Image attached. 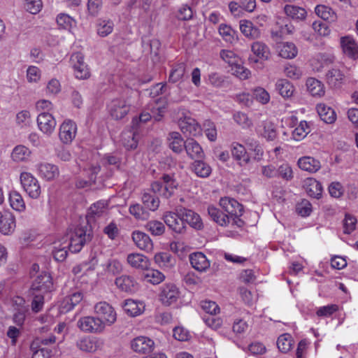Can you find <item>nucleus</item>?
Segmentation results:
<instances>
[{
  "label": "nucleus",
  "instance_id": "57",
  "mask_svg": "<svg viewBox=\"0 0 358 358\" xmlns=\"http://www.w3.org/2000/svg\"><path fill=\"white\" fill-rule=\"evenodd\" d=\"M252 97L261 104L265 105L270 101L269 93L262 87H257L252 90Z\"/></svg>",
  "mask_w": 358,
  "mask_h": 358
},
{
  "label": "nucleus",
  "instance_id": "4",
  "mask_svg": "<svg viewBox=\"0 0 358 358\" xmlns=\"http://www.w3.org/2000/svg\"><path fill=\"white\" fill-rule=\"evenodd\" d=\"M62 241L71 252H78L86 242V231L83 227H77L69 231Z\"/></svg>",
  "mask_w": 358,
  "mask_h": 358
},
{
  "label": "nucleus",
  "instance_id": "45",
  "mask_svg": "<svg viewBox=\"0 0 358 358\" xmlns=\"http://www.w3.org/2000/svg\"><path fill=\"white\" fill-rule=\"evenodd\" d=\"M344 78V74L336 67L332 68L326 74V79L329 85L336 87L342 83Z\"/></svg>",
  "mask_w": 358,
  "mask_h": 358
},
{
  "label": "nucleus",
  "instance_id": "17",
  "mask_svg": "<svg viewBox=\"0 0 358 358\" xmlns=\"http://www.w3.org/2000/svg\"><path fill=\"white\" fill-rule=\"evenodd\" d=\"M52 282L50 275L43 272L38 275L34 280L31 286L32 291L47 293L52 288Z\"/></svg>",
  "mask_w": 358,
  "mask_h": 358
},
{
  "label": "nucleus",
  "instance_id": "21",
  "mask_svg": "<svg viewBox=\"0 0 358 358\" xmlns=\"http://www.w3.org/2000/svg\"><path fill=\"white\" fill-rule=\"evenodd\" d=\"M334 57L329 53H318L310 60V66L314 71L320 72L324 68L332 64Z\"/></svg>",
  "mask_w": 358,
  "mask_h": 358
},
{
  "label": "nucleus",
  "instance_id": "44",
  "mask_svg": "<svg viewBox=\"0 0 358 358\" xmlns=\"http://www.w3.org/2000/svg\"><path fill=\"white\" fill-rule=\"evenodd\" d=\"M114 22L113 20L106 18H100L97 20L96 31L101 37H106L113 31Z\"/></svg>",
  "mask_w": 358,
  "mask_h": 358
},
{
  "label": "nucleus",
  "instance_id": "19",
  "mask_svg": "<svg viewBox=\"0 0 358 358\" xmlns=\"http://www.w3.org/2000/svg\"><path fill=\"white\" fill-rule=\"evenodd\" d=\"M131 237L138 248L147 252L152 251L153 243L148 234L141 231H134L132 233Z\"/></svg>",
  "mask_w": 358,
  "mask_h": 358
},
{
  "label": "nucleus",
  "instance_id": "23",
  "mask_svg": "<svg viewBox=\"0 0 358 358\" xmlns=\"http://www.w3.org/2000/svg\"><path fill=\"white\" fill-rule=\"evenodd\" d=\"M178 213L182 217L183 223L187 222L192 227L199 229L202 227L203 223L199 214L195 212L186 209L178 208Z\"/></svg>",
  "mask_w": 358,
  "mask_h": 358
},
{
  "label": "nucleus",
  "instance_id": "62",
  "mask_svg": "<svg viewBox=\"0 0 358 358\" xmlns=\"http://www.w3.org/2000/svg\"><path fill=\"white\" fill-rule=\"evenodd\" d=\"M221 59L229 66L238 64L240 62L239 57L232 50H222L220 52Z\"/></svg>",
  "mask_w": 358,
  "mask_h": 358
},
{
  "label": "nucleus",
  "instance_id": "15",
  "mask_svg": "<svg viewBox=\"0 0 358 358\" xmlns=\"http://www.w3.org/2000/svg\"><path fill=\"white\" fill-rule=\"evenodd\" d=\"M155 343L150 338L145 336H138L131 342V349L141 354L149 353L152 351Z\"/></svg>",
  "mask_w": 358,
  "mask_h": 358
},
{
  "label": "nucleus",
  "instance_id": "63",
  "mask_svg": "<svg viewBox=\"0 0 358 358\" xmlns=\"http://www.w3.org/2000/svg\"><path fill=\"white\" fill-rule=\"evenodd\" d=\"M45 293L32 291V301L31 303V310L34 313L40 312L44 306V294Z\"/></svg>",
  "mask_w": 358,
  "mask_h": 358
},
{
  "label": "nucleus",
  "instance_id": "9",
  "mask_svg": "<svg viewBox=\"0 0 358 358\" xmlns=\"http://www.w3.org/2000/svg\"><path fill=\"white\" fill-rule=\"evenodd\" d=\"M99 164H89L82 171L83 178L77 180L76 185L78 188H85L95 182L96 176L100 171Z\"/></svg>",
  "mask_w": 358,
  "mask_h": 358
},
{
  "label": "nucleus",
  "instance_id": "31",
  "mask_svg": "<svg viewBox=\"0 0 358 358\" xmlns=\"http://www.w3.org/2000/svg\"><path fill=\"white\" fill-rule=\"evenodd\" d=\"M297 164L301 170L309 173H315L321 167L319 160L309 156L300 157L298 159Z\"/></svg>",
  "mask_w": 358,
  "mask_h": 358
},
{
  "label": "nucleus",
  "instance_id": "33",
  "mask_svg": "<svg viewBox=\"0 0 358 358\" xmlns=\"http://www.w3.org/2000/svg\"><path fill=\"white\" fill-rule=\"evenodd\" d=\"M31 151L27 147L18 145L12 150L11 159L16 163L27 162L29 161Z\"/></svg>",
  "mask_w": 358,
  "mask_h": 358
},
{
  "label": "nucleus",
  "instance_id": "8",
  "mask_svg": "<svg viewBox=\"0 0 358 358\" xmlns=\"http://www.w3.org/2000/svg\"><path fill=\"white\" fill-rule=\"evenodd\" d=\"M70 62L76 78L84 80L90 76V69L84 62V57L82 53H73L71 56Z\"/></svg>",
  "mask_w": 358,
  "mask_h": 358
},
{
  "label": "nucleus",
  "instance_id": "11",
  "mask_svg": "<svg viewBox=\"0 0 358 358\" xmlns=\"http://www.w3.org/2000/svg\"><path fill=\"white\" fill-rule=\"evenodd\" d=\"M77 134V125L71 120H65L60 125L59 138L64 144H70Z\"/></svg>",
  "mask_w": 358,
  "mask_h": 358
},
{
  "label": "nucleus",
  "instance_id": "47",
  "mask_svg": "<svg viewBox=\"0 0 358 358\" xmlns=\"http://www.w3.org/2000/svg\"><path fill=\"white\" fill-rule=\"evenodd\" d=\"M276 90L283 98L291 97L294 92V85L286 79H280L275 84Z\"/></svg>",
  "mask_w": 358,
  "mask_h": 358
},
{
  "label": "nucleus",
  "instance_id": "16",
  "mask_svg": "<svg viewBox=\"0 0 358 358\" xmlns=\"http://www.w3.org/2000/svg\"><path fill=\"white\" fill-rule=\"evenodd\" d=\"M102 345V342L96 338L83 336L76 341L77 348L85 352H94Z\"/></svg>",
  "mask_w": 358,
  "mask_h": 358
},
{
  "label": "nucleus",
  "instance_id": "24",
  "mask_svg": "<svg viewBox=\"0 0 358 358\" xmlns=\"http://www.w3.org/2000/svg\"><path fill=\"white\" fill-rule=\"evenodd\" d=\"M0 219V232L3 235H11L15 229V217L10 212H6Z\"/></svg>",
  "mask_w": 358,
  "mask_h": 358
},
{
  "label": "nucleus",
  "instance_id": "38",
  "mask_svg": "<svg viewBox=\"0 0 358 358\" xmlns=\"http://www.w3.org/2000/svg\"><path fill=\"white\" fill-rule=\"evenodd\" d=\"M277 50L281 57L285 59L294 58L298 53L296 45L292 42L280 43L277 45Z\"/></svg>",
  "mask_w": 358,
  "mask_h": 358
},
{
  "label": "nucleus",
  "instance_id": "64",
  "mask_svg": "<svg viewBox=\"0 0 358 358\" xmlns=\"http://www.w3.org/2000/svg\"><path fill=\"white\" fill-rule=\"evenodd\" d=\"M30 112L27 110H22L16 115V123L21 128L29 127L31 124Z\"/></svg>",
  "mask_w": 358,
  "mask_h": 358
},
{
  "label": "nucleus",
  "instance_id": "42",
  "mask_svg": "<svg viewBox=\"0 0 358 358\" xmlns=\"http://www.w3.org/2000/svg\"><path fill=\"white\" fill-rule=\"evenodd\" d=\"M208 213L214 222L222 227H225L229 223V217L213 206L208 207Z\"/></svg>",
  "mask_w": 358,
  "mask_h": 358
},
{
  "label": "nucleus",
  "instance_id": "28",
  "mask_svg": "<svg viewBox=\"0 0 358 358\" xmlns=\"http://www.w3.org/2000/svg\"><path fill=\"white\" fill-rule=\"evenodd\" d=\"M145 303L141 301L127 299L122 306L124 311L131 317H136L142 314L145 310Z\"/></svg>",
  "mask_w": 358,
  "mask_h": 358
},
{
  "label": "nucleus",
  "instance_id": "18",
  "mask_svg": "<svg viewBox=\"0 0 358 358\" xmlns=\"http://www.w3.org/2000/svg\"><path fill=\"white\" fill-rule=\"evenodd\" d=\"M164 221L170 229L178 234H180L184 231L183 220L178 213V209L177 210V213L167 212L164 215Z\"/></svg>",
  "mask_w": 358,
  "mask_h": 358
},
{
  "label": "nucleus",
  "instance_id": "3",
  "mask_svg": "<svg viewBox=\"0 0 358 358\" xmlns=\"http://www.w3.org/2000/svg\"><path fill=\"white\" fill-rule=\"evenodd\" d=\"M94 311L104 328L106 326L113 325L117 320L116 311L110 304L106 301H100L96 303Z\"/></svg>",
  "mask_w": 358,
  "mask_h": 358
},
{
  "label": "nucleus",
  "instance_id": "6",
  "mask_svg": "<svg viewBox=\"0 0 358 358\" xmlns=\"http://www.w3.org/2000/svg\"><path fill=\"white\" fill-rule=\"evenodd\" d=\"M178 126L186 136H198L201 134V126L188 113H182V116L178 120Z\"/></svg>",
  "mask_w": 358,
  "mask_h": 358
},
{
  "label": "nucleus",
  "instance_id": "51",
  "mask_svg": "<svg viewBox=\"0 0 358 358\" xmlns=\"http://www.w3.org/2000/svg\"><path fill=\"white\" fill-rule=\"evenodd\" d=\"M251 50L253 54L260 59L266 60L269 57V48L262 42H254L251 45Z\"/></svg>",
  "mask_w": 358,
  "mask_h": 358
},
{
  "label": "nucleus",
  "instance_id": "55",
  "mask_svg": "<svg viewBox=\"0 0 358 358\" xmlns=\"http://www.w3.org/2000/svg\"><path fill=\"white\" fill-rule=\"evenodd\" d=\"M285 12L287 16L294 20H301L306 17V11L304 8L293 5L285 6Z\"/></svg>",
  "mask_w": 358,
  "mask_h": 358
},
{
  "label": "nucleus",
  "instance_id": "12",
  "mask_svg": "<svg viewBox=\"0 0 358 358\" xmlns=\"http://www.w3.org/2000/svg\"><path fill=\"white\" fill-rule=\"evenodd\" d=\"M222 208L227 213L231 219L238 217L242 215L243 207L236 200L230 197L222 198L220 201Z\"/></svg>",
  "mask_w": 358,
  "mask_h": 358
},
{
  "label": "nucleus",
  "instance_id": "34",
  "mask_svg": "<svg viewBox=\"0 0 358 358\" xmlns=\"http://www.w3.org/2000/svg\"><path fill=\"white\" fill-rule=\"evenodd\" d=\"M116 286L122 291L134 292L137 289V283L134 279L127 275H122L115 280Z\"/></svg>",
  "mask_w": 358,
  "mask_h": 358
},
{
  "label": "nucleus",
  "instance_id": "29",
  "mask_svg": "<svg viewBox=\"0 0 358 358\" xmlns=\"http://www.w3.org/2000/svg\"><path fill=\"white\" fill-rule=\"evenodd\" d=\"M341 45L345 55L352 59L358 57V46L352 37L349 36L342 37Z\"/></svg>",
  "mask_w": 358,
  "mask_h": 358
},
{
  "label": "nucleus",
  "instance_id": "35",
  "mask_svg": "<svg viewBox=\"0 0 358 358\" xmlns=\"http://www.w3.org/2000/svg\"><path fill=\"white\" fill-rule=\"evenodd\" d=\"M239 27L241 33L248 38L255 39L260 36L259 29L250 20H241L239 22Z\"/></svg>",
  "mask_w": 358,
  "mask_h": 358
},
{
  "label": "nucleus",
  "instance_id": "36",
  "mask_svg": "<svg viewBox=\"0 0 358 358\" xmlns=\"http://www.w3.org/2000/svg\"><path fill=\"white\" fill-rule=\"evenodd\" d=\"M185 149L191 159H201L204 157L201 146L193 138H189L185 142Z\"/></svg>",
  "mask_w": 358,
  "mask_h": 358
},
{
  "label": "nucleus",
  "instance_id": "37",
  "mask_svg": "<svg viewBox=\"0 0 358 358\" xmlns=\"http://www.w3.org/2000/svg\"><path fill=\"white\" fill-rule=\"evenodd\" d=\"M155 263L164 270L171 269L176 264V261L168 252H158L154 257Z\"/></svg>",
  "mask_w": 358,
  "mask_h": 358
},
{
  "label": "nucleus",
  "instance_id": "59",
  "mask_svg": "<svg viewBox=\"0 0 358 358\" xmlns=\"http://www.w3.org/2000/svg\"><path fill=\"white\" fill-rule=\"evenodd\" d=\"M142 201L145 206L150 210H156L159 206V199L148 192H145L142 196Z\"/></svg>",
  "mask_w": 358,
  "mask_h": 358
},
{
  "label": "nucleus",
  "instance_id": "2",
  "mask_svg": "<svg viewBox=\"0 0 358 358\" xmlns=\"http://www.w3.org/2000/svg\"><path fill=\"white\" fill-rule=\"evenodd\" d=\"M20 182L22 190L32 199H38L41 194V187L38 180L31 173L23 171L20 175Z\"/></svg>",
  "mask_w": 358,
  "mask_h": 358
},
{
  "label": "nucleus",
  "instance_id": "13",
  "mask_svg": "<svg viewBox=\"0 0 358 358\" xmlns=\"http://www.w3.org/2000/svg\"><path fill=\"white\" fill-rule=\"evenodd\" d=\"M38 129L47 136H50L55 131L56 120L50 113L41 112L37 117Z\"/></svg>",
  "mask_w": 358,
  "mask_h": 358
},
{
  "label": "nucleus",
  "instance_id": "27",
  "mask_svg": "<svg viewBox=\"0 0 358 358\" xmlns=\"http://www.w3.org/2000/svg\"><path fill=\"white\" fill-rule=\"evenodd\" d=\"M83 299V294L77 291L66 296L60 304V309L62 312L67 313L71 311L73 308L80 303Z\"/></svg>",
  "mask_w": 358,
  "mask_h": 358
},
{
  "label": "nucleus",
  "instance_id": "1",
  "mask_svg": "<svg viewBox=\"0 0 358 358\" xmlns=\"http://www.w3.org/2000/svg\"><path fill=\"white\" fill-rule=\"evenodd\" d=\"M178 182L173 175L163 174L160 180L152 183L151 190L164 198L171 197L178 187Z\"/></svg>",
  "mask_w": 358,
  "mask_h": 358
},
{
  "label": "nucleus",
  "instance_id": "39",
  "mask_svg": "<svg viewBox=\"0 0 358 358\" xmlns=\"http://www.w3.org/2000/svg\"><path fill=\"white\" fill-rule=\"evenodd\" d=\"M257 132L268 141H273L277 135L274 124L268 120L262 122L258 126Z\"/></svg>",
  "mask_w": 358,
  "mask_h": 358
},
{
  "label": "nucleus",
  "instance_id": "26",
  "mask_svg": "<svg viewBox=\"0 0 358 358\" xmlns=\"http://www.w3.org/2000/svg\"><path fill=\"white\" fill-rule=\"evenodd\" d=\"M303 187L311 197L319 199L322 194L321 183L313 178H307L303 181Z\"/></svg>",
  "mask_w": 358,
  "mask_h": 358
},
{
  "label": "nucleus",
  "instance_id": "30",
  "mask_svg": "<svg viewBox=\"0 0 358 358\" xmlns=\"http://www.w3.org/2000/svg\"><path fill=\"white\" fill-rule=\"evenodd\" d=\"M231 155L241 166H245L250 162V157L246 150L241 144L234 142L231 146Z\"/></svg>",
  "mask_w": 358,
  "mask_h": 358
},
{
  "label": "nucleus",
  "instance_id": "52",
  "mask_svg": "<svg viewBox=\"0 0 358 358\" xmlns=\"http://www.w3.org/2000/svg\"><path fill=\"white\" fill-rule=\"evenodd\" d=\"M192 169L195 174L201 178L208 177L212 171L211 167L201 160H196L192 164Z\"/></svg>",
  "mask_w": 358,
  "mask_h": 358
},
{
  "label": "nucleus",
  "instance_id": "14",
  "mask_svg": "<svg viewBox=\"0 0 358 358\" xmlns=\"http://www.w3.org/2000/svg\"><path fill=\"white\" fill-rule=\"evenodd\" d=\"M37 174L43 179L50 181L55 179L59 175V170L57 165L41 162L36 166Z\"/></svg>",
  "mask_w": 358,
  "mask_h": 358
},
{
  "label": "nucleus",
  "instance_id": "50",
  "mask_svg": "<svg viewBox=\"0 0 358 358\" xmlns=\"http://www.w3.org/2000/svg\"><path fill=\"white\" fill-rule=\"evenodd\" d=\"M186 64L183 62L173 65L169 76V82L176 83L180 80L185 73Z\"/></svg>",
  "mask_w": 358,
  "mask_h": 358
},
{
  "label": "nucleus",
  "instance_id": "25",
  "mask_svg": "<svg viewBox=\"0 0 358 358\" xmlns=\"http://www.w3.org/2000/svg\"><path fill=\"white\" fill-rule=\"evenodd\" d=\"M127 262L130 266L136 269L145 270L150 266L149 259L141 253L134 252L127 255Z\"/></svg>",
  "mask_w": 358,
  "mask_h": 358
},
{
  "label": "nucleus",
  "instance_id": "5",
  "mask_svg": "<svg viewBox=\"0 0 358 358\" xmlns=\"http://www.w3.org/2000/svg\"><path fill=\"white\" fill-rule=\"evenodd\" d=\"M179 288L172 282L165 283L159 287V301L165 306H170L177 303L180 298Z\"/></svg>",
  "mask_w": 358,
  "mask_h": 358
},
{
  "label": "nucleus",
  "instance_id": "46",
  "mask_svg": "<svg viewBox=\"0 0 358 358\" xmlns=\"http://www.w3.org/2000/svg\"><path fill=\"white\" fill-rule=\"evenodd\" d=\"M145 271V272L143 273L144 280L152 285H159L166 278L164 274L159 270L147 268Z\"/></svg>",
  "mask_w": 358,
  "mask_h": 358
},
{
  "label": "nucleus",
  "instance_id": "58",
  "mask_svg": "<svg viewBox=\"0 0 358 358\" xmlns=\"http://www.w3.org/2000/svg\"><path fill=\"white\" fill-rule=\"evenodd\" d=\"M106 210L107 203L104 201H99L90 206L87 216L98 217L103 215Z\"/></svg>",
  "mask_w": 358,
  "mask_h": 358
},
{
  "label": "nucleus",
  "instance_id": "56",
  "mask_svg": "<svg viewBox=\"0 0 358 358\" xmlns=\"http://www.w3.org/2000/svg\"><path fill=\"white\" fill-rule=\"evenodd\" d=\"M69 248L66 246V243L62 241L55 243L52 255L55 259L57 262H63L66 259L68 254Z\"/></svg>",
  "mask_w": 358,
  "mask_h": 358
},
{
  "label": "nucleus",
  "instance_id": "40",
  "mask_svg": "<svg viewBox=\"0 0 358 358\" xmlns=\"http://www.w3.org/2000/svg\"><path fill=\"white\" fill-rule=\"evenodd\" d=\"M306 87L313 96L321 97L324 95L325 90L323 83L314 78L307 79Z\"/></svg>",
  "mask_w": 358,
  "mask_h": 358
},
{
  "label": "nucleus",
  "instance_id": "41",
  "mask_svg": "<svg viewBox=\"0 0 358 358\" xmlns=\"http://www.w3.org/2000/svg\"><path fill=\"white\" fill-rule=\"evenodd\" d=\"M317 111L321 120L327 124H331L335 122L336 115L335 111L329 106L324 103H319L317 105Z\"/></svg>",
  "mask_w": 358,
  "mask_h": 358
},
{
  "label": "nucleus",
  "instance_id": "20",
  "mask_svg": "<svg viewBox=\"0 0 358 358\" xmlns=\"http://www.w3.org/2000/svg\"><path fill=\"white\" fill-rule=\"evenodd\" d=\"M139 134L138 128L132 126L131 129L124 131L121 135V141L127 150H135L138 146Z\"/></svg>",
  "mask_w": 358,
  "mask_h": 358
},
{
  "label": "nucleus",
  "instance_id": "32",
  "mask_svg": "<svg viewBox=\"0 0 358 358\" xmlns=\"http://www.w3.org/2000/svg\"><path fill=\"white\" fill-rule=\"evenodd\" d=\"M8 201L13 210L18 213H23L26 210L24 198L17 190H11L8 194Z\"/></svg>",
  "mask_w": 358,
  "mask_h": 358
},
{
  "label": "nucleus",
  "instance_id": "53",
  "mask_svg": "<svg viewBox=\"0 0 358 358\" xmlns=\"http://www.w3.org/2000/svg\"><path fill=\"white\" fill-rule=\"evenodd\" d=\"M218 32L227 43H233L237 39L236 31L226 24L219 26Z\"/></svg>",
  "mask_w": 358,
  "mask_h": 358
},
{
  "label": "nucleus",
  "instance_id": "49",
  "mask_svg": "<svg viewBox=\"0 0 358 358\" xmlns=\"http://www.w3.org/2000/svg\"><path fill=\"white\" fill-rule=\"evenodd\" d=\"M315 12L318 17L330 22H335L337 19L336 13L330 7L324 5H317Z\"/></svg>",
  "mask_w": 358,
  "mask_h": 358
},
{
  "label": "nucleus",
  "instance_id": "43",
  "mask_svg": "<svg viewBox=\"0 0 358 358\" xmlns=\"http://www.w3.org/2000/svg\"><path fill=\"white\" fill-rule=\"evenodd\" d=\"M168 141L169 148L176 153L181 152L185 148V142H184L178 132L173 131L170 133Z\"/></svg>",
  "mask_w": 358,
  "mask_h": 358
},
{
  "label": "nucleus",
  "instance_id": "61",
  "mask_svg": "<svg viewBox=\"0 0 358 358\" xmlns=\"http://www.w3.org/2000/svg\"><path fill=\"white\" fill-rule=\"evenodd\" d=\"M57 23L62 29L70 30L76 25L75 20L65 13H60L57 17Z\"/></svg>",
  "mask_w": 358,
  "mask_h": 358
},
{
  "label": "nucleus",
  "instance_id": "48",
  "mask_svg": "<svg viewBox=\"0 0 358 358\" xmlns=\"http://www.w3.org/2000/svg\"><path fill=\"white\" fill-rule=\"evenodd\" d=\"M310 132V124L305 121H301L292 131V138L296 141H301Z\"/></svg>",
  "mask_w": 358,
  "mask_h": 358
},
{
  "label": "nucleus",
  "instance_id": "10",
  "mask_svg": "<svg viewBox=\"0 0 358 358\" xmlns=\"http://www.w3.org/2000/svg\"><path fill=\"white\" fill-rule=\"evenodd\" d=\"M77 326L81 331L87 333L100 334L105 329L96 315L80 317L78 320Z\"/></svg>",
  "mask_w": 358,
  "mask_h": 358
},
{
  "label": "nucleus",
  "instance_id": "54",
  "mask_svg": "<svg viewBox=\"0 0 358 358\" xmlns=\"http://www.w3.org/2000/svg\"><path fill=\"white\" fill-rule=\"evenodd\" d=\"M276 344L280 351L286 353L292 349L294 341L289 334H283L278 337Z\"/></svg>",
  "mask_w": 358,
  "mask_h": 358
},
{
  "label": "nucleus",
  "instance_id": "22",
  "mask_svg": "<svg viewBox=\"0 0 358 358\" xmlns=\"http://www.w3.org/2000/svg\"><path fill=\"white\" fill-rule=\"evenodd\" d=\"M189 262L192 268L201 273L206 272L210 266V261L201 252L191 254L189 255Z\"/></svg>",
  "mask_w": 358,
  "mask_h": 358
},
{
  "label": "nucleus",
  "instance_id": "60",
  "mask_svg": "<svg viewBox=\"0 0 358 358\" xmlns=\"http://www.w3.org/2000/svg\"><path fill=\"white\" fill-rule=\"evenodd\" d=\"M129 211L130 214L132 215L137 220H148L150 216L149 212L145 210L138 203L131 205Z\"/></svg>",
  "mask_w": 358,
  "mask_h": 358
},
{
  "label": "nucleus",
  "instance_id": "7",
  "mask_svg": "<svg viewBox=\"0 0 358 358\" xmlns=\"http://www.w3.org/2000/svg\"><path fill=\"white\" fill-rule=\"evenodd\" d=\"M107 107L110 117L117 120L124 118L128 114L131 106L125 99L117 98L111 100Z\"/></svg>",
  "mask_w": 358,
  "mask_h": 358
}]
</instances>
